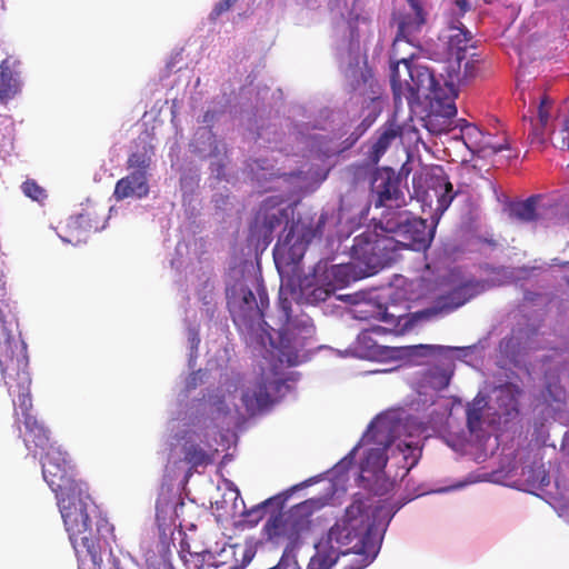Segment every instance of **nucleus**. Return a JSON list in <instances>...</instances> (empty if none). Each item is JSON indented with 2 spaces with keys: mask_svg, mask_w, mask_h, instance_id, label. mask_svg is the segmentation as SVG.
<instances>
[{
  "mask_svg": "<svg viewBox=\"0 0 569 569\" xmlns=\"http://www.w3.org/2000/svg\"><path fill=\"white\" fill-rule=\"evenodd\" d=\"M455 6L457 7L458 12L452 13V16L455 17H452L451 20H459V18L462 17L470 9V4L468 3L467 0H455Z\"/></svg>",
  "mask_w": 569,
  "mask_h": 569,
  "instance_id": "nucleus-41",
  "label": "nucleus"
},
{
  "mask_svg": "<svg viewBox=\"0 0 569 569\" xmlns=\"http://www.w3.org/2000/svg\"><path fill=\"white\" fill-rule=\"evenodd\" d=\"M311 515L312 502L310 500L293 506L287 515L298 543L300 542L301 536L311 528Z\"/></svg>",
  "mask_w": 569,
  "mask_h": 569,
  "instance_id": "nucleus-21",
  "label": "nucleus"
},
{
  "mask_svg": "<svg viewBox=\"0 0 569 569\" xmlns=\"http://www.w3.org/2000/svg\"><path fill=\"white\" fill-rule=\"evenodd\" d=\"M371 190L376 196L375 206L377 208H400L406 204L405 194L400 189V178L390 168L375 172Z\"/></svg>",
  "mask_w": 569,
  "mask_h": 569,
  "instance_id": "nucleus-9",
  "label": "nucleus"
},
{
  "mask_svg": "<svg viewBox=\"0 0 569 569\" xmlns=\"http://www.w3.org/2000/svg\"><path fill=\"white\" fill-rule=\"evenodd\" d=\"M452 348L439 345H416L405 348V355L411 359L431 358L439 359L452 352Z\"/></svg>",
  "mask_w": 569,
  "mask_h": 569,
  "instance_id": "nucleus-30",
  "label": "nucleus"
},
{
  "mask_svg": "<svg viewBox=\"0 0 569 569\" xmlns=\"http://www.w3.org/2000/svg\"><path fill=\"white\" fill-rule=\"evenodd\" d=\"M395 438L393 425L388 419L378 418L370 423L366 441H372L379 447L368 450L360 467L362 473L377 475L385 469L388 461L386 451L393 443Z\"/></svg>",
  "mask_w": 569,
  "mask_h": 569,
  "instance_id": "nucleus-7",
  "label": "nucleus"
},
{
  "mask_svg": "<svg viewBox=\"0 0 569 569\" xmlns=\"http://www.w3.org/2000/svg\"><path fill=\"white\" fill-rule=\"evenodd\" d=\"M409 57H397L391 64V89L396 104L402 100L412 107L420 99V94L431 100V113L427 118L426 127L433 133L449 130L450 120L457 114L455 96L442 98L440 84L433 72L425 66L412 64Z\"/></svg>",
  "mask_w": 569,
  "mask_h": 569,
  "instance_id": "nucleus-1",
  "label": "nucleus"
},
{
  "mask_svg": "<svg viewBox=\"0 0 569 569\" xmlns=\"http://www.w3.org/2000/svg\"><path fill=\"white\" fill-rule=\"evenodd\" d=\"M183 453L184 461L194 467L204 465L208 461V455L198 445L184 446Z\"/></svg>",
  "mask_w": 569,
  "mask_h": 569,
  "instance_id": "nucleus-36",
  "label": "nucleus"
},
{
  "mask_svg": "<svg viewBox=\"0 0 569 569\" xmlns=\"http://www.w3.org/2000/svg\"><path fill=\"white\" fill-rule=\"evenodd\" d=\"M336 291V286L328 282L323 286H316L310 291H306V298L311 303H319L326 301Z\"/></svg>",
  "mask_w": 569,
  "mask_h": 569,
  "instance_id": "nucleus-35",
  "label": "nucleus"
},
{
  "mask_svg": "<svg viewBox=\"0 0 569 569\" xmlns=\"http://www.w3.org/2000/svg\"><path fill=\"white\" fill-rule=\"evenodd\" d=\"M426 194L432 201L436 199L435 213L439 217L450 207L457 196L448 174L441 167H436L428 173L426 179Z\"/></svg>",
  "mask_w": 569,
  "mask_h": 569,
  "instance_id": "nucleus-12",
  "label": "nucleus"
},
{
  "mask_svg": "<svg viewBox=\"0 0 569 569\" xmlns=\"http://www.w3.org/2000/svg\"><path fill=\"white\" fill-rule=\"evenodd\" d=\"M385 330L381 327H373L359 333L357 338V352L361 358L377 359L385 355L382 348L371 337L372 333H379Z\"/></svg>",
  "mask_w": 569,
  "mask_h": 569,
  "instance_id": "nucleus-27",
  "label": "nucleus"
},
{
  "mask_svg": "<svg viewBox=\"0 0 569 569\" xmlns=\"http://www.w3.org/2000/svg\"><path fill=\"white\" fill-rule=\"evenodd\" d=\"M280 311L282 318V325L279 330L284 332H297L303 337H309L315 332V327L309 317L292 319L291 317V303L286 299L280 300Z\"/></svg>",
  "mask_w": 569,
  "mask_h": 569,
  "instance_id": "nucleus-19",
  "label": "nucleus"
},
{
  "mask_svg": "<svg viewBox=\"0 0 569 569\" xmlns=\"http://www.w3.org/2000/svg\"><path fill=\"white\" fill-rule=\"evenodd\" d=\"M479 62V57L476 53H472L469 59L466 58L465 60H459V71L456 72L457 64L455 63V60H449L446 68L448 77L446 84L449 86L451 96H457L452 89L455 84H467L477 77Z\"/></svg>",
  "mask_w": 569,
  "mask_h": 569,
  "instance_id": "nucleus-16",
  "label": "nucleus"
},
{
  "mask_svg": "<svg viewBox=\"0 0 569 569\" xmlns=\"http://www.w3.org/2000/svg\"><path fill=\"white\" fill-rule=\"evenodd\" d=\"M340 556L342 555L339 551L331 548L328 551H318L311 557L307 569H330L336 565Z\"/></svg>",
  "mask_w": 569,
  "mask_h": 569,
  "instance_id": "nucleus-32",
  "label": "nucleus"
},
{
  "mask_svg": "<svg viewBox=\"0 0 569 569\" xmlns=\"http://www.w3.org/2000/svg\"><path fill=\"white\" fill-rule=\"evenodd\" d=\"M378 316L382 322L390 327V331H397L400 327L401 320L406 319L405 313L390 312L388 307L382 306H379Z\"/></svg>",
  "mask_w": 569,
  "mask_h": 569,
  "instance_id": "nucleus-37",
  "label": "nucleus"
},
{
  "mask_svg": "<svg viewBox=\"0 0 569 569\" xmlns=\"http://www.w3.org/2000/svg\"><path fill=\"white\" fill-rule=\"evenodd\" d=\"M408 11L398 17V32L393 41V52L397 57L401 43H411L410 37L418 33L427 23V0H406Z\"/></svg>",
  "mask_w": 569,
  "mask_h": 569,
  "instance_id": "nucleus-10",
  "label": "nucleus"
},
{
  "mask_svg": "<svg viewBox=\"0 0 569 569\" xmlns=\"http://www.w3.org/2000/svg\"><path fill=\"white\" fill-rule=\"evenodd\" d=\"M228 309L234 323L251 325L256 318H262V308L267 296L259 292L260 303L257 302L252 290L244 284H236L228 292Z\"/></svg>",
  "mask_w": 569,
  "mask_h": 569,
  "instance_id": "nucleus-8",
  "label": "nucleus"
},
{
  "mask_svg": "<svg viewBox=\"0 0 569 569\" xmlns=\"http://www.w3.org/2000/svg\"><path fill=\"white\" fill-rule=\"evenodd\" d=\"M552 106V100L548 96H543L540 99L538 106V123L533 124V119L530 118V124L533 128V133L536 136H540L543 133V129L546 128L549 118H550V108Z\"/></svg>",
  "mask_w": 569,
  "mask_h": 569,
  "instance_id": "nucleus-33",
  "label": "nucleus"
},
{
  "mask_svg": "<svg viewBox=\"0 0 569 569\" xmlns=\"http://www.w3.org/2000/svg\"><path fill=\"white\" fill-rule=\"evenodd\" d=\"M461 139L465 146L472 153L483 152L486 150H490L491 153H499L508 148L507 143L491 146L489 143L483 142L485 136L477 126L469 123L466 120H461Z\"/></svg>",
  "mask_w": 569,
  "mask_h": 569,
  "instance_id": "nucleus-18",
  "label": "nucleus"
},
{
  "mask_svg": "<svg viewBox=\"0 0 569 569\" xmlns=\"http://www.w3.org/2000/svg\"><path fill=\"white\" fill-rule=\"evenodd\" d=\"M149 178L142 172L130 171L129 174L119 179L113 190V197L117 201L127 198L142 199L149 194Z\"/></svg>",
  "mask_w": 569,
  "mask_h": 569,
  "instance_id": "nucleus-15",
  "label": "nucleus"
},
{
  "mask_svg": "<svg viewBox=\"0 0 569 569\" xmlns=\"http://www.w3.org/2000/svg\"><path fill=\"white\" fill-rule=\"evenodd\" d=\"M301 257H302V254H300V256L298 257V259H295V258L292 257V258H291V261L296 263V262H298V261L301 259Z\"/></svg>",
  "mask_w": 569,
  "mask_h": 569,
  "instance_id": "nucleus-42",
  "label": "nucleus"
},
{
  "mask_svg": "<svg viewBox=\"0 0 569 569\" xmlns=\"http://www.w3.org/2000/svg\"><path fill=\"white\" fill-rule=\"evenodd\" d=\"M286 218V213L283 210H277V212L267 213L264 216L263 224L266 229L272 232L277 227H279Z\"/></svg>",
  "mask_w": 569,
  "mask_h": 569,
  "instance_id": "nucleus-39",
  "label": "nucleus"
},
{
  "mask_svg": "<svg viewBox=\"0 0 569 569\" xmlns=\"http://www.w3.org/2000/svg\"><path fill=\"white\" fill-rule=\"evenodd\" d=\"M21 61L9 56L0 62V102L14 98L22 87Z\"/></svg>",
  "mask_w": 569,
  "mask_h": 569,
  "instance_id": "nucleus-14",
  "label": "nucleus"
},
{
  "mask_svg": "<svg viewBox=\"0 0 569 569\" xmlns=\"http://www.w3.org/2000/svg\"><path fill=\"white\" fill-rule=\"evenodd\" d=\"M58 505L69 539L77 553H87L93 563L101 560L100 532L108 529L104 519L97 518V506L87 493V487L58 498Z\"/></svg>",
  "mask_w": 569,
  "mask_h": 569,
  "instance_id": "nucleus-4",
  "label": "nucleus"
},
{
  "mask_svg": "<svg viewBox=\"0 0 569 569\" xmlns=\"http://www.w3.org/2000/svg\"><path fill=\"white\" fill-rule=\"evenodd\" d=\"M301 486H293L289 490L272 496L261 503L252 507L250 510L244 512V516L250 519L251 522L258 523L264 516L266 510L269 507H273L277 511H282L287 500L290 498L293 491L299 489Z\"/></svg>",
  "mask_w": 569,
  "mask_h": 569,
  "instance_id": "nucleus-24",
  "label": "nucleus"
},
{
  "mask_svg": "<svg viewBox=\"0 0 569 569\" xmlns=\"http://www.w3.org/2000/svg\"><path fill=\"white\" fill-rule=\"evenodd\" d=\"M438 360L439 365L429 368L426 372V379L433 389L442 390L450 383L452 376V358L449 353L445 357H440Z\"/></svg>",
  "mask_w": 569,
  "mask_h": 569,
  "instance_id": "nucleus-25",
  "label": "nucleus"
},
{
  "mask_svg": "<svg viewBox=\"0 0 569 569\" xmlns=\"http://www.w3.org/2000/svg\"><path fill=\"white\" fill-rule=\"evenodd\" d=\"M542 398L545 402L549 406H553V403L558 405L557 409H560V406L566 402V390L560 385V381L557 377L547 378L546 388L542 392Z\"/></svg>",
  "mask_w": 569,
  "mask_h": 569,
  "instance_id": "nucleus-31",
  "label": "nucleus"
},
{
  "mask_svg": "<svg viewBox=\"0 0 569 569\" xmlns=\"http://www.w3.org/2000/svg\"><path fill=\"white\" fill-rule=\"evenodd\" d=\"M24 426V435L23 442L26 447L31 450V448L48 450L51 446L49 445L50 437L49 430L38 421L36 417H28L26 421H22Z\"/></svg>",
  "mask_w": 569,
  "mask_h": 569,
  "instance_id": "nucleus-20",
  "label": "nucleus"
},
{
  "mask_svg": "<svg viewBox=\"0 0 569 569\" xmlns=\"http://www.w3.org/2000/svg\"><path fill=\"white\" fill-rule=\"evenodd\" d=\"M331 549L342 556L356 555L350 569H362L377 557L380 542L370 521L365 502L356 499L346 508L343 517L328 532Z\"/></svg>",
  "mask_w": 569,
  "mask_h": 569,
  "instance_id": "nucleus-3",
  "label": "nucleus"
},
{
  "mask_svg": "<svg viewBox=\"0 0 569 569\" xmlns=\"http://www.w3.org/2000/svg\"><path fill=\"white\" fill-rule=\"evenodd\" d=\"M153 147L151 144H144L140 150L129 154L127 160V168L133 172H142L148 174V171L152 163Z\"/></svg>",
  "mask_w": 569,
  "mask_h": 569,
  "instance_id": "nucleus-29",
  "label": "nucleus"
},
{
  "mask_svg": "<svg viewBox=\"0 0 569 569\" xmlns=\"http://www.w3.org/2000/svg\"><path fill=\"white\" fill-rule=\"evenodd\" d=\"M0 368L2 378L10 395L18 392L13 400L16 423L26 421L31 413L32 399L30 395L31 378L28 372V356L24 343L14 338L6 323H0Z\"/></svg>",
  "mask_w": 569,
  "mask_h": 569,
  "instance_id": "nucleus-5",
  "label": "nucleus"
},
{
  "mask_svg": "<svg viewBox=\"0 0 569 569\" xmlns=\"http://www.w3.org/2000/svg\"><path fill=\"white\" fill-rule=\"evenodd\" d=\"M42 475L57 499L86 487L84 482L76 479L68 453L58 447L48 448L42 461Z\"/></svg>",
  "mask_w": 569,
  "mask_h": 569,
  "instance_id": "nucleus-6",
  "label": "nucleus"
},
{
  "mask_svg": "<svg viewBox=\"0 0 569 569\" xmlns=\"http://www.w3.org/2000/svg\"><path fill=\"white\" fill-rule=\"evenodd\" d=\"M486 290V282L476 279H468L460 284L452 288L446 295H442L437 300V309H430L428 312L437 313L451 312L462 307L471 299L476 298Z\"/></svg>",
  "mask_w": 569,
  "mask_h": 569,
  "instance_id": "nucleus-11",
  "label": "nucleus"
},
{
  "mask_svg": "<svg viewBox=\"0 0 569 569\" xmlns=\"http://www.w3.org/2000/svg\"><path fill=\"white\" fill-rule=\"evenodd\" d=\"M450 33L447 36V63L449 60H455L457 64L456 72L459 71V60L467 58V51L473 48L471 32L460 22L455 19L449 22Z\"/></svg>",
  "mask_w": 569,
  "mask_h": 569,
  "instance_id": "nucleus-13",
  "label": "nucleus"
},
{
  "mask_svg": "<svg viewBox=\"0 0 569 569\" xmlns=\"http://www.w3.org/2000/svg\"><path fill=\"white\" fill-rule=\"evenodd\" d=\"M241 400L250 415H256L268 408L271 403V396L266 381L260 379L249 385L244 389Z\"/></svg>",
  "mask_w": 569,
  "mask_h": 569,
  "instance_id": "nucleus-17",
  "label": "nucleus"
},
{
  "mask_svg": "<svg viewBox=\"0 0 569 569\" xmlns=\"http://www.w3.org/2000/svg\"><path fill=\"white\" fill-rule=\"evenodd\" d=\"M487 406L485 398L476 397L467 405L466 417L467 428L470 433H478L482 431L483 426V410Z\"/></svg>",
  "mask_w": 569,
  "mask_h": 569,
  "instance_id": "nucleus-28",
  "label": "nucleus"
},
{
  "mask_svg": "<svg viewBox=\"0 0 569 569\" xmlns=\"http://www.w3.org/2000/svg\"><path fill=\"white\" fill-rule=\"evenodd\" d=\"M21 189L26 197H28L34 201L42 202L47 198L46 189L42 188L41 186H39L32 179L26 180L22 183Z\"/></svg>",
  "mask_w": 569,
  "mask_h": 569,
  "instance_id": "nucleus-38",
  "label": "nucleus"
},
{
  "mask_svg": "<svg viewBox=\"0 0 569 569\" xmlns=\"http://www.w3.org/2000/svg\"><path fill=\"white\" fill-rule=\"evenodd\" d=\"M402 136V128L395 123H387L381 132L379 133L377 140L372 143L369 151V159L372 163H378L380 158L386 153V151L391 146L392 141Z\"/></svg>",
  "mask_w": 569,
  "mask_h": 569,
  "instance_id": "nucleus-23",
  "label": "nucleus"
},
{
  "mask_svg": "<svg viewBox=\"0 0 569 569\" xmlns=\"http://www.w3.org/2000/svg\"><path fill=\"white\" fill-rule=\"evenodd\" d=\"M540 201L541 196H531L523 201L513 203L510 213L522 222H536L542 218Z\"/></svg>",
  "mask_w": 569,
  "mask_h": 569,
  "instance_id": "nucleus-26",
  "label": "nucleus"
},
{
  "mask_svg": "<svg viewBox=\"0 0 569 569\" xmlns=\"http://www.w3.org/2000/svg\"><path fill=\"white\" fill-rule=\"evenodd\" d=\"M385 230L392 236H358L351 247V256L370 269L385 267L396 257V251L407 248L415 251L427 250L433 239L435 229L429 228L426 220L421 218H409L399 214L395 222L386 221Z\"/></svg>",
  "mask_w": 569,
  "mask_h": 569,
  "instance_id": "nucleus-2",
  "label": "nucleus"
},
{
  "mask_svg": "<svg viewBox=\"0 0 569 569\" xmlns=\"http://www.w3.org/2000/svg\"><path fill=\"white\" fill-rule=\"evenodd\" d=\"M499 400L506 407L516 409L518 406V398L521 395V389L515 383H505L499 387Z\"/></svg>",
  "mask_w": 569,
  "mask_h": 569,
  "instance_id": "nucleus-34",
  "label": "nucleus"
},
{
  "mask_svg": "<svg viewBox=\"0 0 569 569\" xmlns=\"http://www.w3.org/2000/svg\"><path fill=\"white\" fill-rule=\"evenodd\" d=\"M237 1L238 0H221V1H219L214 6V8L212 9V11L210 13L211 20H216L222 13L227 12L228 10H230L237 3Z\"/></svg>",
  "mask_w": 569,
  "mask_h": 569,
  "instance_id": "nucleus-40",
  "label": "nucleus"
},
{
  "mask_svg": "<svg viewBox=\"0 0 569 569\" xmlns=\"http://www.w3.org/2000/svg\"><path fill=\"white\" fill-rule=\"evenodd\" d=\"M264 531L269 540L279 541L281 539H286L289 541V546L291 548L299 545L293 531L291 530L288 517H284L281 511H277V515L268 519L264 525Z\"/></svg>",
  "mask_w": 569,
  "mask_h": 569,
  "instance_id": "nucleus-22",
  "label": "nucleus"
}]
</instances>
